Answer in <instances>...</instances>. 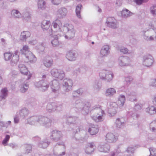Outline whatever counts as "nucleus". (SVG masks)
<instances>
[{
	"instance_id": "nucleus-1",
	"label": "nucleus",
	"mask_w": 156,
	"mask_h": 156,
	"mask_svg": "<svg viewBox=\"0 0 156 156\" xmlns=\"http://www.w3.org/2000/svg\"><path fill=\"white\" fill-rule=\"evenodd\" d=\"M27 120L30 124L41 126L46 128L50 127L52 122L51 118L42 115L32 116Z\"/></svg>"
},
{
	"instance_id": "nucleus-2",
	"label": "nucleus",
	"mask_w": 156,
	"mask_h": 156,
	"mask_svg": "<svg viewBox=\"0 0 156 156\" xmlns=\"http://www.w3.org/2000/svg\"><path fill=\"white\" fill-rule=\"evenodd\" d=\"M91 111L93 115L91 117L95 122H98L103 121L105 114L104 111L101 108L100 106L99 105L94 106L93 107Z\"/></svg>"
},
{
	"instance_id": "nucleus-3",
	"label": "nucleus",
	"mask_w": 156,
	"mask_h": 156,
	"mask_svg": "<svg viewBox=\"0 0 156 156\" xmlns=\"http://www.w3.org/2000/svg\"><path fill=\"white\" fill-rule=\"evenodd\" d=\"M71 104L73 107L83 114L86 115L89 112L90 105L89 103L85 104L80 99L76 100L72 102Z\"/></svg>"
},
{
	"instance_id": "nucleus-4",
	"label": "nucleus",
	"mask_w": 156,
	"mask_h": 156,
	"mask_svg": "<svg viewBox=\"0 0 156 156\" xmlns=\"http://www.w3.org/2000/svg\"><path fill=\"white\" fill-rule=\"evenodd\" d=\"M20 53L24 55L26 58V61L27 62H35L37 60L34 55L30 51L29 48L27 45L24 46L20 50Z\"/></svg>"
},
{
	"instance_id": "nucleus-5",
	"label": "nucleus",
	"mask_w": 156,
	"mask_h": 156,
	"mask_svg": "<svg viewBox=\"0 0 156 156\" xmlns=\"http://www.w3.org/2000/svg\"><path fill=\"white\" fill-rule=\"evenodd\" d=\"M79 122L80 121L78 118L76 116H68L67 117L66 123L68 124L73 125L74 127L73 128V129L76 130V131H74L75 133L80 131V129H81L82 128V126H80V124H79Z\"/></svg>"
},
{
	"instance_id": "nucleus-6",
	"label": "nucleus",
	"mask_w": 156,
	"mask_h": 156,
	"mask_svg": "<svg viewBox=\"0 0 156 156\" xmlns=\"http://www.w3.org/2000/svg\"><path fill=\"white\" fill-rule=\"evenodd\" d=\"M99 75L101 79L107 82L111 81L114 76L112 71L105 69L101 70L99 73Z\"/></svg>"
},
{
	"instance_id": "nucleus-7",
	"label": "nucleus",
	"mask_w": 156,
	"mask_h": 156,
	"mask_svg": "<svg viewBox=\"0 0 156 156\" xmlns=\"http://www.w3.org/2000/svg\"><path fill=\"white\" fill-rule=\"evenodd\" d=\"M35 87L41 91L44 92L48 90L49 86V83L48 80H41L34 83Z\"/></svg>"
},
{
	"instance_id": "nucleus-8",
	"label": "nucleus",
	"mask_w": 156,
	"mask_h": 156,
	"mask_svg": "<svg viewBox=\"0 0 156 156\" xmlns=\"http://www.w3.org/2000/svg\"><path fill=\"white\" fill-rule=\"evenodd\" d=\"M64 30H67L65 37L66 39H71L75 36V31L73 26L71 24H66L64 27Z\"/></svg>"
},
{
	"instance_id": "nucleus-9",
	"label": "nucleus",
	"mask_w": 156,
	"mask_h": 156,
	"mask_svg": "<svg viewBox=\"0 0 156 156\" xmlns=\"http://www.w3.org/2000/svg\"><path fill=\"white\" fill-rule=\"evenodd\" d=\"M50 73L53 77L61 80H63L65 76V73L62 69H53L51 70Z\"/></svg>"
},
{
	"instance_id": "nucleus-10",
	"label": "nucleus",
	"mask_w": 156,
	"mask_h": 156,
	"mask_svg": "<svg viewBox=\"0 0 156 156\" xmlns=\"http://www.w3.org/2000/svg\"><path fill=\"white\" fill-rule=\"evenodd\" d=\"M50 139L53 141L57 142L61 140L62 138V134L61 131L57 130L51 131L50 136Z\"/></svg>"
},
{
	"instance_id": "nucleus-11",
	"label": "nucleus",
	"mask_w": 156,
	"mask_h": 156,
	"mask_svg": "<svg viewBox=\"0 0 156 156\" xmlns=\"http://www.w3.org/2000/svg\"><path fill=\"white\" fill-rule=\"evenodd\" d=\"M73 84L72 80L69 78H65L63 81L62 87L65 92H69L72 90Z\"/></svg>"
},
{
	"instance_id": "nucleus-12",
	"label": "nucleus",
	"mask_w": 156,
	"mask_h": 156,
	"mask_svg": "<svg viewBox=\"0 0 156 156\" xmlns=\"http://www.w3.org/2000/svg\"><path fill=\"white\" fill-rule=\"evenodd\" d=\"M131 60L129 57L126 56L119 57L118 60V65L121 67L128 66Z\"/></svg>"
},
{
	"instance_id": "nucleus-13",
	"label": "nucleus",
	"mask_w": 156,
	"mask_h": 156,
	"mask_svg": "<svg viewBox=\"0 0 156 156\" xmlns=\"http://www.w3.org/2000/svg\"><path fill=\"white\" fill-rule=\"evenodd\" d=\"M61 25V22L58 19L55 20L54 21L52 24V26H53V28L51 27L50 30H49V34L50 35H53V32H57L60 31V27Z\"/></svg>"
},
{
	"instance_id": "nucleus-14",
	"label": "nucleus",
	"mask_w": 156,
	"mask_h": 156,
	"mask_svg": "<svg viewBox=\"0 0 156 156\" xmlns=\"http://www.w3.org/2000/svg\"><path fill=\"white\" fill-rule=\"evenodd\" d=\"M154 61V58L151 55L146 54L143 57L142 63L145 66L150 67L151 66Z\"/></svg>"
},
{
	"instance_id": "nucleus-15",
	"label": "nucleus",
	"mask_w": 156,
	"mask_h": 156,
	"mask_svg": "<svg viewBox=\"0 0 156 156\" xmlns=\"http://www.w3.org/2000/svg\"><path fill=\"white\" fill-rule=\"evenodd\" d=\"M57 145H62L63 146L62 147L63 149L64 150L65 149V146L64 143L61 142L57 143L53 150V153L54 155L55 156H62L64 155L65 154V151H63L61 153H60L62 147H57Z\"/></svg>"
},
{
	"instance_id": "nucleus-16",
	"label": "nucleus",
	"mask_w": 156,
	"mask_h": 156,
	"mask_svg": "<svg viewBox=\"0 0 156 156\" xmlns=\"http://www.w3.org/2000/svg\"><path fill=\"white\" fill-rule=\"evenodd\" d=\"M49 85L51 87L52 91L55 93L58 92L60 87L61 84L57 79H54L50 82Z\"/></svg>"
},
{
	"instance_id": "nucleus-17",
	"label": "nucleus",
	"mask_w": 156,
	"mask_h": 156,
	"mask_svg": "<svg viewBox=\"0 0 156 156\" xmlns=\"http://www.w3.org/2000/svg\"><path fill=\"white\" fill-rule=\"evenodd\" d=\"M119 105L115 102L110 103L108 107V112L111 116H114L118 111V107Z\"/></svg>"
},
{
	"instance_id": "nucleus-18",
	"label": "nucleus",
	"mask_w": 156,
	"mask_h": 156,
	"mask_svg": "<svg viewBox=\"0 0 156 156\" xmlns=\"http://www.w3.org/2000/svg\"><path fill=\"white\" fill-rule=\"evenodd\" d=\"M27 77H24L20 81V91L23 93L25 92L29 87L28 84H27V82H26V80L30 79L31 76H27Z\"/></svg>"
},
{
	"instance_id": "nucleus-19",
	"label": "nucleus",
	"mask_w": 156,
	"mask_h": 156,
	"mask_svg": "<svg viewBox=\"0 0 156 156\" xmlns=\"http://www.w3.org/2000/svg\"><path fill=\"white\" fill-rule=\"evenodd\" d=\"M141 107L142 105L141 104L136 103L134 106V110L132 109H129V111L128 112V115L129 116L132 117L133 119L137 118L139 115L135 113V110L138 111L141 109Z\"/></svg>"
},
{
	"instance_id": "nucleus-20",
	"label": "nucleus",
	"mask_w": 156,
	"mask_h": 156,
	"mask_svg": "<svg viewBox=\"0 0 156 156\" xmlns=\"http://www.w3.org/2000/svg\"><path fill=\"white\" fill-rule=\"evenodd\" d=\"M146 30H144L142 31V34H143L144 39L147 41H154V39H156V31L153 30L150 31L151 36L149 37L148 36L145 35Z\"/></svg>"
},
{
	"instance_id": "nucleus-21",
	"label": "nucleus",
	"mask_w": 156,
	"mask_h": 156,
	"mask_svg": "<svg viewBox=\"0 0 156 156\" xmlns=\"http://www.w3.org/2000/svg\"><path fill=\"white\" fill-rule=\"evenodd\" d=\"M67 9L65 7H62L58 9L57 12V15L60 19L65 18L67 13Z\"/></svg>"
},
{
	"instance_id": "nucleus-22",
	"label": "nucleus",
	"mask_w": 156,
	"mask_h": 156,
	"mask_svg": "<svg viewBox=\"0 0 156 156\" xmlns=\"http://www.w3.org/2000/svg\"><path fill=\"white\" fill-rule=\"evenodd\" d=\"M110 52V47L108 45H105L101 48L100 52V55L102 57L107 56Z\"/></svg>"
},
{
	"instance_id": "nucleus-23",
	"label": "nucleus",
	"mask_w": 156,
	"mask_h": 156,
	"mask_svg": "<svg viewBox=\"0 0 156 156\" xmlns=\"http://www.w3.org/2000/svg\"><path fill=\"white\" fill-rule=\"evenodd\" d=\"M110 147L106 143H101L98 147L99 151L101 152H107L109 151Z\"/></svg>"
},
{
	"instance_id": "nucleus-24",
	"label": "nucleus",
	"mask_w": 156,
	"mask_h": 156,
	"mask_svg": "<svg viewBox=\"0 0 156 156\" xmlns=\"http://www.w3.org/2000/svg\"><path fill=\"white\" fill-rule=\"evenodd\" d=\"M83 92V90L82 89H79L73 91L72 93V102L75 101L76 98L82 95Z\"/></svg>"
},
{
	"instance_id": "nucleus-25",
	"label": "nucleus",
	"mask_w": 156,
	"mask_h": 156,
	"mask_svg": "<svg viewBox=\"0 0 156 156\" xmlns=\"http://www.w3.org/2000/svg\"><path fill=\"white\" fill-rule=\"evenodd\" d=\"M78 56V54L75 51H70L67 54L66 58L70 61H75Z\"/></svg>"
},
{
	"instance_id": "nucleus-26",
	"label": "nucleus",
	"mask_w": 156,
	"mask_h": 156,
	"mask_svg": "<svg viewBox=\"0 0 156 156\" xmlns=\"http://www.w3.org/2000/svg\"><path fill=\"white\" fill-rule=\"evenodd\" d=\"M19 70L20 71L21 73L25 75V77H27V76H30V75L27 76L28 74V70L26 66L22 62H20L18 66Z\"/></svg>"
},
{
	"instance_id": "nucleus-27",
	"label": "nucleus",
	"mask_w": 156,
	"mask_h": 156,
	"mask_svg": "<svg viewBox=\"0 0 156 156\" xmlns=\"http://www.w3.org/2000/svg\"><path fill=\"white\" fill-rule=\"evenodd\" d=\"M22 17L24 21L28 22L31 20V15L29 12L26 10H23L22 14Z\"/></svg>"
},
{
	"instance_id": "nucleus-28",
	"label": "nucleus",
	"mask_w": 156,
	"mask_h": 156,
	"mask_svg": "<svg viewBox=\"0 0 156 156\" xmlns=\"http://www.w3.org/2000/svg\"><path fill=\"white\" fill-rule=\"evenodd\" d=\"M106 140L108 143H111L115 142L116 138L113 133H108L106 136Z\"/></svg>"
},
{
	"instance_id": "nucleus-29",
	"label": "nucleus",
	"mask_w": 156,
	"mask_h": 156,
	"mask_svg": "<svg viewBox=\"0 0 156 156\" xmlns=\"http://www.w3.org/2000/svg\"><path fill=\"white\" fill-rule=\"evenodd\" d=\"M50 144V142L47 139L41 140L38 143V145L40 147L45 148L47 147Z\"/></svg>"
},
{
	"instance_id": "nucleus-30",
	"label": "nucleus",
	"mask_w": 156,
	"mask_h": 156,
	"mask_svg": "<svg viewBox=\"0 0 156 156\" xmlns=\"http://www.w3.org/2000/svg\"><path fill=\"white\" fill-rule=\"evenodd\" d=\"M125 121L123 118H118L115 121V125L118 128H120L125 125Z\"/></svg>"
},
{
	"instance_id": "nucleus-31",
	"label": "nucleus",
	"mask_w": 156,
	"mask_h": 156,
	"mask_svg": "<svg viewBox=\"0 0 156 156\" xmlns=\"http://www.w3.org/2000/svg\"><path fill=\"white\" fill-rule=\"evenodd\" d=\"M56 103L52 102L48 103L46 107L47 111L49 113L54 112L55 111Z\"/></svg>"
},
{
	"instance_id": "nucleus-32",
	"label": "nucleus",
	"mask_w": 156,
	"mask_h": 156,
	"mask_svg": "<svg viewBox=\"0 0 156 156\" xmlns=\"http://www.w3.org/2000/svg\"><path fill=\"white\" fill-rule=\"evenodd\" d=\"M30 33L28 31H23L21 32L20 36V39L23 41H26L27 38L30 37Z\"/></svg>"
},
{
	"instance_id": "nucleus-33",
	"label": "nucleus",
	"mask_w": 156,
	"mask_h": 156,
	"mask_svg": "<svg viewBox=\"0 0 156 156\" xmlns=\"http://www.w3.org/2000/svg\"><path fill=\"white\" fill-rule=\"evenodd\" d=\"M94 143H91L88 144L87 146L85 149V152L87 154H92L94 150Z\"/></svg>"
},
{
	"instance_id": "nucleus-34",
	"label": "nucleus",
	"mask_w": 156,
	"mask_h": 156,
	"mask_svg": "<svg viewBox=\"0 0 156 156\" xmlns=\"http://www.w3.org/2000/svg\"><path fill=\"white\" fill-rule=\"evenodd\" d=\"M51 23L49 21L43 20L41 23V27L43 30L44 31L48 30L50 27Z\"/></svg>"
},
{
	"instance_id": "nucleus-35",
	"label": "nucleus",
	"mask_w": 156,
	"mask_h": 156,
	"mask_svg": "<svg viewBox=\"0 0 156 156\" xmlns=\"http://www.w3.org/2000/svg\"><path fill=\"white\" fill-rule=\"evenodd\" d=\"M16 51L15 55H13L10 61V63L12 66H16L19 60V56L16 54Z\"/></svg>"
},
{
	"instance_id": "nucleus-36",
	"label": "nucleus",
	"mask_w": 156,
	"mask_h": 156,
	"mask_svg": "<svg viewBox=\"0 0 156 156\" xmlns=\"http://www.w3.org/2000/svg\"><path fill=\"white\" fill-rule=\"evenodd\" d=\"M29 113V111L27 108H23L21 109L19 112L20 116L23 118L27 117Z\"/></svg>"
},
{
	"instance_id": "nucleus-37",
	"label": "nucleus",
	"mask_w": 156,
	"mask_h": 156,
	"mask_svg": "<svg viewBox=\"0 0 156 156\" xmlns=\"http://www.w3.org/2000/svg\"><path fill=\"white\" fill-rule=\"evenodd\" d=\"M11 16L15 19H19L22 17V14L17 10L13 9L11 12Z\"/></svg>"
},
{
	"instance_id": "nucleus-38",
	"label": "nucleus",
	"mask_w": 156,
	"mask_h": 156,
	"mask_svg": "<svg viewBox=\"0 0 156 156\" xmlns=\"http://www.w3.org/2000/svg\"><path fill=\"white\" fill-rule=\"evenodd\" d=\"M98 127L97 126L93 125L89 127L88 131L91 135H94L96 134L98 132Z\"/></svg>"
},
{
	"instance_id": "nucleus-39",
	"label": "nucleus",
	"mask_w": 156,
	"mask_h": 156,
	"mask_svg": "<svg viewBox=\"0 0 156 156\" xmlns=\"http://www.w3.org/2000/svg\"><path fill=\"white\" fill-rule=\"evenodd\" d=\"M125 97L124 95H121L119 96L118 101V104L120 108L122 107L125 101Z\"/></svg>"
},
{
	"instance_id": "nucleus-40",
	"label": "nucleus",
	"mask_w": 156,
	"mask_h": 156,
	"mask_svg": "<svg viewBox=\"0 0 156 156\" xmlns=\"http://www.w3.org/2000/svg\"><path fill=\"white\" fill-rule=\"evenodd\" d=\"M38 8L39 9L42 10L45 9L46 5L45 1L43 0H39L38 2Z\"/></svg>"
},
{
	"instance_id": "nucleus-41",
	"label": "nucleus",
	"mask_w": 156,
	"mask_h": 156,
	"mask_svg": "<svg viewBox=\"0 0 156 156\" xmlns=\"http://www.w3.org/2000/svg\"><path fill=\"white\" fill-rule=\"evenodd\" d=\"M23 147L25 149L24 151V154H28L32 151V147L30 144H24L23 145Z\"/></svg>"
},
{
	"instance_id": "nucleus-42",
	"label": "nucleus",
	"mask_w": 156,
	"mask_h": 156,
	"mask_svg": "<svg viewBox=\"0 0 156 156\" xmlns=\"http://www.w3.org/2000/svg\"><path fill=\"white\" fill-rule=\"evenodd\" d=\"M146 112L151 115L156 113V108L152 106H150L146 109Z\"/></svg>"
},
{
	"instance_id": "nucleus-43",
	"label": "nucleus",
	"mask_w": 156,
	"mask_h": 156,
	"mask_svg": "<svg viewBox=\"0 0 156 156\" xmlns=\"http://www.w3.org/2000/svg\"><path fill=\"white\" fill-rule=\"evenodd\" d=\"M132 13L130 12L128 9H123L121 12V15L122 17L125 18H126L129 17L132 15Z\"/></svg>"
},
{
	"instance_id": "nucleus-44",
	"label": "nucleus",
	"mask_w": 156,
	"mask_h": 156,
	"mask_svg": "<svg viewBox=\"0 0 156 156\" xmlns=\"http://www.w3.org/2000/svg\"><path fill=\"white\" fill-rule=\"evenodd\" d=\"M115 93L116 90L114 88H109L106 90L105 94L107 96L111 97L113 96Z\"/></svg>"
},
{
	"instance_id": "nucleus-45",
	"label": "nucleus",
	"mask_w": 156,
	"mask_h": 156,
	"mask_svg": "<svg viewBox=\"0 0 156 156\" xmlns=\"http://www.w3.org/2000/svg\"><path fill=\"white\" fill-rule=\"evenodd\" d=\"M43 63L46 67H49L53 64V60L52 59H46L44 61Z\"/></svg>"
},
{
	"instance_id": "nucleus-46",
	"label": "nucleus",
	"mask_w": 156,
	"mask_h": 156,
	"mask_svg": "<svg viewBox=\"0 0 156 156\" xmlns=\"http://www.w3.org/2000/svg\"><path fill=\"white\" fill-rule=\"evenodd\" d=\"M88 69V67L87 66H83L80 67V68H78L76 69L77 72H76V73H85Z\"/></svg>"
},
{
	"instance_id": "nucleus-47",
	"label": "nucleus",
	"mask_w": 156,
	"mask_h": 156,
	"mask_svg": "<svg viewBox=\"0 0 156 156\" xmlns=\"http://www.w3.org/2000/svg\"><path fill=\"white\" fill-rule=\"evenodd\" d=\"M94 90L96 91L99 90L101 87V83L100 81L96 80L93 85Z\"/></svg>"
},
{
	"instance_id": "nucleus-48",
	"label": "nucleus",
	"mask_w": 156,
	"mask_h": 156,
	"mask_svg": "<svg viewBox=\"0 0 156 156\" xmlns=\"http://www.w3.org/2000/svg\"><path fill=\"white\" fill-rule=\"evenodd\" d=\"M57 35H56L55 37L51 41V43L53 47H57L60 44V42L58 40Z\"/></svg>"
},
{
	"instance_id": "nucleus-49",
	"label": "nucleus",
	"mask_w": 156,
	"mask_h": 156,
	"mask_svg": "<svg viewBox=\"0 0 156 156\" xmlns=\"http://www.w3.org/2000/svg\"><path fill=\"white\" fill-rule=\"evenodd\" d=\"M82 7V5L81 4L78 5L76 7V15L77 17L79 19L81 18V16L80 15V10Z\"/></svg>"
},
{
	"instance_id": "nucleus-50",
	"label": "nucleus",
	"mask_w": 156,
	"mask_h": 156,
	"mask_svg": "<svg viewBox=\"0 0 156 156\" xmlns=\"http://www.w3.org/2000/svg\"><path fill=\"white\" fill-rule=\"evenodd\" d=\"M150 127L151 131L156 132V120L152 121L150 123Z\"/></svg>"
},
{
	"instance_id": "nucleus-51",
	"label": "nucleus",
	"mask_w": 156,
	"mask_h": 156,
	"mask_svg": "<svg viewBox=\"0 0 156 156\" xmlns=\"http://www.w3.org/2000/svg\"><path fill=\"white\" fill-rule=\"evenodd\" d=\"M7 92L8 90L6 88H4L1 91L2 95L0 96V98L2 99H5L7 95Z\"/></svg>"
},
{
	"instance_id": "nucleus-52",
	"label": "nucleus",
	"mask_w": 156,
	"mask_h": 156,
	"mask_svg": "<svg viewBox=\"0 0 156 156\" xmlns=\"http://www.w3.org/2000/svg\"><path fill=\"white\" fill-rule=\"evenodd\" d=\"M12 53L10 52H6L4 53V59L5 61L9 60L11 58Z\"/></svg>"
},
{
	"instance_id": "nucleus-53",
	"label": "nucleus",
	"mask_w": 156,
	"mask_h": 156,
	"mask_svg": "<svg viewBox=\"0 0 156 156\" xmlns=\"http://www.w3.org/2000/svg\"><path fill=\"white\" fill-rule=\"evenodd\" d=\"M150 13L154 16L156 17V5L151 6L150 9Z\"/></svg>"
},
{
	"instance_id": "nucleus-54",
	"label": "nucleus",
	"mask_w": 156,
	"mask_h": 156,
	"mask_svg": "<svg viewBox=\"0 0 156 156\" xmlns=\"http://www.w3.org/2000/svg\"><path fill=\"white\" fill-rule=\"evenodd\" d=\"M133 80V78L130 76L125 77V83L127 86H128L131 83Z\"/></svg>"
},
{
	"instance_id": "nucleus-55",
	"label": "nucleus",
	"mask_w": 156,
	"mask_h": 156,
	"mask_svg": "<svg viewBox=\"0 0 156 156\" xmlns=\"http://www.w3.org/2000/svg\"><path fill=\"white\" fill-rule=\"evenodd\" d=\"M126 93L127 97H128L129 96H137V93L134 91L130 90H127L126 91Z\"/></svg>"
},
{
	"instance_id": "nucleus-56",
	"label": "nucleus",
	"mask_w": 156,
	"mask_h": 156,
	"mask_svg": "<svg viewBox=\"0 0 156 156\" xmlns=\"http://www.w3.org/2000/svg\"><path fill=\"white\" fill-rule=\"evenodd\" d=\"M45 48V44L44 43H41L40 44L37 46V48L39 51L41 52L43 51Z\"/></svg>"
},
{
	"instance_id": "nucleus-57",
	"label": "nucleus",
	"mask_w": 156,
	"mask_h": 156,
	"mask_svg": "<svg viewBox=\"0 0 156 156\" xmlns=\"http://www.w3.org/2000/svg\"><path fill=\"white\" fill-rule=\"evenodd\" d=\"M150 155L152 156H156V149L151 147L149 149Z\"/></svg>"
},
{
	"instance_id": "nucleus-58",
	"label": "nucleus",
	"mask_w": 156,
	"mask_h": 156,
	"mask_svg": "<svg viewBox=\"0 0 156 156\" xmlns=\"http://www.w3.org/2000/svg\"><path fill=\"white\" fill-rule=\"evenodd\" d=\"M107 26L112 28L115 29L117 27L116 21V22H113L112 23H108V24L107 25Z\"/></svg>"
},
{
	"instance_id": "nucleus-59",
	"label": "nucleus",
	"mask_w": 156,
	"mask_h": 156,
	"mask_svg": "<svg viewBox=\"0 0 156 156\" xmlns=\"http://www.w3.org/2000/svg\"><path fill=\"white\" fill-rule=\"evenodd\" d=\"M116 20L115 18L114 17H110L108 18L107 20V21L106 23L107 25L108 24V23H112L113 22H116Z\"/></svg>"
},
{
	"instance_id": "nucleus-60",
	"label": "nucleus",
	"mask_w": 156,
	"mask_h": 156,
	"mask_svg": "<svg viewBox=\"0 0 156 156\" xmlns=\"http://www.w3.org/2000/svg\"><path fill=\"white\" fill-rule=\"evenodd\" d=\"M41 77L42 79V80H48L49 78V75L47 73H42L41 74Z\"/></svg>"
},
{
	"instance_id": "nucleus-61",
	"label": "nucleus",
	"mask_w": 156,
	"mask_h": 156,
	"mask_svg": "<svg viewBox=\"0 0 156 156\" xmlns=\"http://www.w3.org/2000/svg\"><path fill=\"white\" fill-rule=\"evenodd\" d=\"M127 98L129 99V100L131 101H137V96H129Z\"/></svg>"
},
{
	"instance_id": "nucleus-62",
	"label": "nucleus",
	"mask_w": 156,
	"mask_h": 156,
	"mask_svg": "<svg viewBox=\"0 0 156 156\" xmlns=\"http://www.w3.org/2000/svg\"><path fill=\"white\" fill-rule=\"evenodd\" d=\"M150 85L154 87H156V78L153 79L151 80Z\"/></svg>"
},
{
	"instance_id": "nucleus-63",
	"label": "nucleus",
	"mask_w": 156,
	"mask_h": 156,
	"mask_svg": "<svg viewBox=\"0 0 156 156\" xmlns=\"http://www.w3.org/2000/svg\"><path fill=\"white\" fill-rule=\"evenodd\" d=\"M120 51L123 53L124 54L127 53L128 51V50L125 47H122L119 48Z\"/></svg>"
},
{
	"instance_id": "nucleus-64",
	"label": "nucleus",
	"mask_w": 156,
	"mask_h": 156,
	"mask_svg": "<svg viewBox=\"0 0 156 156\" xmlns=\"http://www.w3.org/2000/svg\"><path fill=\"white\" fill-rule=\"evenodd\" d=\"M9 138L10 136L9 135H6L5 138L2 141V144L4 145L6 144L9 140Z\"/></svg>"
}]
</instances>
